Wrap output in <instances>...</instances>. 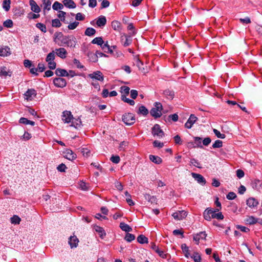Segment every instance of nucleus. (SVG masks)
<instances>
[{
    "mask_svg": "<svg viewBox=\"0 0 262 262\" xmlns=\"http://www.w3.org/2000/svg\"><path fill=\"white\" fill-rule=\"evenodd\" d=\"M135 60L136 64L138 67L139 69L140 70L143 71L144 70V68L142 67V66L143 65V62L137 57H135Z\"/></svg>",
    "mask_w": 262,
    "mask_h": 262,
    "instance_id": "a19ab883",
    "label": "nucleus"
},
{
    "mask_svg": "<svg viewBox=\"0 0 262 262\" xmlns=\"http://www.w3.org/2000/svg\"><path fill=\"white\" fill-rule=\"evenodd\" d=\"M137 241L140 244H145L148 243V238L144 235H140L137 237Z\"/></svg>",
    "mask_w": 262,
    "mask_h": 262,
    "instance_id": "72a5a7b5",
    "label": "nucleus"
},
{
    "mask_svg": "<svg viewBox=\"0 0 262 262\" xmlns=\"http://www.w3.org/2000/svg\"><path fill=\"white\" fill-rule=\"evenodd\" d=\"M239 21L241 23H242L243 24H248L251 23V20L249 17H246L244 18H240Z\"/></svg>",
    "mask_w": 262,
    "mask_h": 262,
    "instance_id": "e2e57ef3",
    "label": "nucleus"
},
{
    "mask_svg": "<svg viewBox=\"0 0 262 262\" xmlns=\"http://www.w3.org/2000/svg\"><path fill=\"white\" fill-rule=\"evenodd\" d=\"M121 92L125 94L128 95L129 93L130 89L129 87L126 86H123L121 88Z\"/></svg>",
    "mask_w": 262,
    "mask_h": 262,
    "instance_id": "0e129e2a",
    "label": "nucleus"
},
{
    "mask_svg": "<svg viewBox=\"0 0 262 262\" xmlns=\"http://www.w3.org/2000/svg\"><path fill=\"white\" fill-rule=\"evenodd\" d=\"M197 120L198 118L194 115L191 114L187 121L185 124V127L187 128H191Z\"/></svg>",
    "mask_w": 262,
    "mask_h": 262,
    "instance_id": "9d476101",
    "label": "nucleus"
},
{
    "mask_svg": "<svg viewBox=\"0 0 262 262\" xmlns=\"http://www.w3.org/2000/svg\"><path fill=\"white\" fill-rule=\"evenodd\" d=\"M207 236L205 232H200L193 236V240L196 242V244H199L200 239H205Z\"/></svg>",
    "mask_w": 262,
    "mask_h": 262,
    "instance_id": "f8f14e48",
    "label": "nucleus"
},
{
    "mask_svg": "<svg viewBox=\"0 0 262 262\" xmlns=\"http://www.w3.org/2000/svg\"><path fill=\"white\" fill-rule=\"evenodd\" d=\"M88 56L89 58V59L94 62H97L98 61V57L96 54V53H89L88 54Z\"/></svg>",
    "mask_w": 262,
    "mask_h": 262,
    "instance_id": "58836bf2",
    "label": "nucleus"
},
{
    "mask_svg": "<svg viewBox=\"0 0 262 262\" xmlns=\"http://www.w3.org/2000/svg\"><path fill=\"white\" fill-rule=\"evenodd\" d=\"M20 221V218L17 215H14L11 218V222L12 224H19Z\"/></svg>",
    "mask_w": 262,
    "mask_h": 262,
    "instance_id": "de8ad7c7",
    "label": "nucleus"
},
{
    "mask_svg": "<svg viewBox=\"0 0 262 262\" xmlns=\"http://www.w3.org/2000/svg\"><path fill=\"white\" fill-rule=\"evenodd\" d=\"M96 33V30L93 28H88L85 31L84 34L88 36L94 35Z\"/></svg>",
    "mask_w": 262,
    "mask_h": 262,
    "instance_id": "f704fd0d",
    "label": "nucleus"
},
{
    "mask_svg": "<svg viewBox=\"0 0 262 262\" xmlns=\"http://www.w3.org/2000/svg\"><path fill=\"white\" fill-rule=\"evenodd\" d=\"M172 215L175 220H181L186 217L187 213L184 210H181L173 213Z\"/></svg>",
    "mask_w": 262,
    "mask_h": 262,
    "instance_id": "6e6552de",
    "label": "nucleus"
},
{
    "mask_svg": "<svg viewBox=\"0 0 262 262\" xmlns=\"http://www.w3.org/2000/svg\"><path fill=\"white\" fill-rule=\"evenodd\" d=\"M154 147H158L159 148H162L164 146L163 143L160 142L158 140H155L153 142Z\"/></svg>",
    "mask_w": 262,
    "mask_h": 262,
    "instance_id": "680f3d73",
    "label": "nucleus"
},
{
    "mask_svg": "<svg viewBox=\"0 0 262 262\" xmlns=\"http://www.w3.org/2000/svg\"><path fill=\"white\" fill-rule=\"evenodd\" d=\"M55 53H54V51H53L47 55L46 60L47 62L54 61V60L55 59Z\"/></svg>",
    "mask_w": 262,
    "mask_h": 262,
    "instance_id": "37998d69",
    "label": "nucleus"
},
{
    "mask_svg": "<svg viewBox=\"0 0 262 262\" xmlns=\"http://www.w3.org/2000/svg\"><path fill=\"white\" fill-rule=\"evenodd\" d=\"M213 132L215 135V136L221 139H224L226 137V136L225 134H221L217 129H213Z\"/></svg>",
    "mask_w": 262,
    "mask_h": 262,
    "instance_id": "8fccbe9b",
    "label": "nucleus"
},
{
    "mask_svg": "<svg viewBox=\"0 0 262 262\" xmlns=\"http://www.w3.org/2000/svg\"><path fill=\"white\" fill-rule=\"evenodd\" d=\"M246 222L247 224H248L253 225L256 223H258V219L256 218V217H254L253 216H249L246 220Z\"/></svg>",
    "mask_w": 262,
    "mask_h": 262,
    "instance_id": "a878e982",
    "label": "nucleus"
},
{
    "mask_svg": "<svg viewBox=\"0 0 262 262\" xmlns=\"http://www.w3.org/2000/svg\"><path fill=\"white\" fill-rule=\"evenodd\" d=\"M236 176L239 179L242 178L244 176V171L242 169L237 170H236Z\"/></svg>",
    "mask_w": 262,
    "mask_h": 262,
    "instance_id": "774afa93",
    "label": "nucleus"
},
{
    "mask_svg": "<svg viewBox=\"0 0 262 262\" xmlns=\"http://www.w3.org/2000/svg\"><path fill=\"white\" fill-rule=\"evenodd\" d=\"M36 92L33 89H28L24 94V98L27 100H32L36 96Z\"/></svg>",
    "mask_w": 262,
    "mask_h": 262,
    "instance_id": "423d86ee",
    "label": "nucleus"
},
{
    "mask_svg": "<svg viewBox=\"0 0 262 262\" xmlns=\"http://www.w3.org/2000/svg\"><path fill=\"white\" fill-rule=\"evenodd\" d=\"M10 0H4L3 3V8L6 11H8L10 8Z\"/></svg>",
    "mask_w": 262,
    "mask_h": 262,
    "instance_id": "4c0bfd02",
    "label": "nucleus"
},
{
    "mask_svg": "<svg viewBox=\"0 0 262 262\" xmlns=\"http://www.w3.org/2000/svg\"><path fill=\"white\" fill-rule=\"evenodd\" d=\"M56 54L59 57L64 59L66 57L67 52L66 50L63 48H60L59 49H56Z\"/></svg>",
    "mask_w": 262,
    "mask_h": 262,
    "instance_id": "a211bd4d",
    "label": "nucleus"
},
{
    "mask_svg": "<svg viewBox=\"0 0 262 262\" xmlns=\"http://www.w3.org/2000/svg\"><path fill=\"white\" fill-rule=\"evenodd\" d=\"M79 185L80 189L82 190L86 191L89 190V187L88 186L87 184L84 182H80L79 184Z\"/></svg>",
    "mask_w": 262,
    "mask_h": 262,
    "instance_id": "5fc2aeb1",
    "label": "nucleus"
},
{
    "mask_svg": "<svg viewBox=\"0 0 262 262\" xmlns=\"http://www.w3.org/2000/svg\"><path fill=\"white\" fill-rule=\"evenodd\" d=\"M121 99L124 102L129 104L130 105H134L135 104V101L133 100L129 99L127 98L124 95L121 96Z\"/></svg>",
    "mask_w": 262,
    "mask_h": 262,
    "instance_id": "79ce46f5",
    "label": "nucleus"
},
{
    "mask_svg": "<svg viewBox=\"0 0 262 262\" xmlns=\"http://www.w3.org/2000/svg\"><path fill=\"white\" fill-rule=\"evenodd\" d=\"M149 159L151 162L155 164H160L162 162V160L161 158L153 155L149 156Z\"/></svg>",
    "mask_w": 262,
    "mask_h": 262,
    "instance_id": "2f4dec72",
    "label": "nucleus"
},
{
    "mask_svg": "<svg viewBox=\"0 0 262 262\" xmlns=\"http://www.w3.org/2000/svg\"><path fill=\"white\" fill-rule=\"evenodd\" d=\"M151 133L154 137H157L159 138H162L164 136V133L161 128L160 125L158 124H156L152 127Z\"/></svg>",
    "mask_w": 262,
    "mask_h": 262,
    "instance_id": "7ed1b4c3",
    "label": "nucleus"
},
{
    "mask_svg": "<svg viewBox=\"0 0 262 262\" xmlns=\"http://www.w3.org/2000/svg\"><path fill=\"white\" fill-rule=\"evenodd\" d=\"M75 18L77 20H83L84 19V16L81 13H78L76 15Z\"/></svg>",
    "mask_w": 262,
    "mask_h": 262,
    "instance_id": "338daca9",
    "label": "nucleus"
},
{
    "mask_svg": "<svg viewBox=\"0 0 262 262\" xmlns=\"http://www.w3.org/2000/svg\"><path fill=\"white\" fill-rule=\"evenodd\" d=\"M55 74L58 76H68L69 75L68 72L66 70L60 68L56 70Z\"/></svg>",
    "mask_w": 262,
    "mask_h": 262,
    "instance_id": "bb28decb",
    "label": "nucleus"
},
{
    "mask_svg": "<svg viewBox=\"0 0 262 262\" xmlns=\"http://www.w3.org/2000/svg\"><path fill=\"white\" fill-rule=\"evenodd\" d=\"M92 43L93 44H97L101 47V46L103 44L104 41L102 39V38L101 37H96L93 39L92 41Z\"/></svg>",
    "mask_w": 262,
    "mask_h": 262,
    "instance_id": "c9c22d12",
    "label": "nucleus"
},
{
    "mask_svg": "<svg viewBox=\"0 0 262 262\" xmlns=\"http://www.w3.org/2000/svg\"><path fill=\"white\" fill-rule=\"evenodd\" d=\"M191 257L195 262H201V257L198 253H194Z\"/></svg>",
    "mask_w": 262,
    "mask_h": 262,
    "instance_id": "a18cd8bd",
    "label": "nucleus"
},
{
    "mask_svg": "<svg viewBox=\"0 0 262 262\" xmlns=\"http://www.w3.org/2000/svg\"><path fill=\"white\" fill-rule=\"evenodd\" d=\"M192 177L196 180L198 183L204 186L205 185L206 181L205 178L200 174L192 172Z\"/></svg>",
    "mask_w": 262,
    "mask_h": 262,
    "instance_id": "9b49d317",
    "label": "nucleus"
},
{
    "mask_svg": "<svg viewBox=\"0 0 262 262\" xmlns=\"http://www.w3.org/2000/svg\"><path fill=\"white\" fill-rule=\"evenodd\" d=\"M73 119V116L70 111H65L63 112L62 115V120L65 123H69Z\"/></svg>",
    "mask_w": 262,
    "mask_h": 262,
    "instance_id": "20e7f679",
    "label": "nucleus"
},
{
    "mask_svg": "<svg viewBox=\"0 0 262 262\" xmlns=\"http://www.w3.org/2000/svg\"><path fill=\"white\" fill-rule=\"evenodd\" d=\"M79 243V240L76 236H71L69 239V244L71 248H76L77 247Z\"/></svg>",
    "mask_w": 262,
    "mask_h": 262,
    "instance_id": "4468645a",
    "label": "nucleus"
},
{
    "mask_svg": "<svg viewBox=\"0 0 262 262\" xmlns=\"http://www.w3.org/2000/svg\"><path fill=\"white\" fill-rule=\"evenodd\" d=\"M11 54L10 49L8 47H5L0 48V56H7Z\"/></svg>",
    "mask_w": 262,
    "mask_h": 262,
    "instance_id": "412c9836",
    "label": "nucleus"
},
{
    "mask_svg": "<svg viewBox=\"0 0 262 262\" xmlns=\"http://www.w3.org/2000/svg\"><path fill=\"white\" fill-rule=\"evenodd\" d=\"M212 214V209L207 208L203 213L204 218L207 221H210L211 220Z\"/></svg>",
    "mask_w": 262,
    "mask_h": 262,
    "instance_id": "6ab92c4d",
    "label": "nucleus"
},
{
    "mask_svg": "<svg viewBox=\"0 0 262 262\" xmlns=\"http://www.w3.org/2000/svg\"><path fill=\"white\" fill-rule=\"evenodd\" d=\"M36 27L39 29L42 32L46 33L47 32V29L46 26L42 23H37L36 25Z\"/></svg>",
    "mask_w": 262,
    "mask_h": 262,
    "instance_id": "603ef678",
    "label": "nucleus"
},
{
    "mask_svg": "<svg viewBox=\"0 0 262 262\" xmlns=\"http://www.w3.org/2000/svg\"><path fill=\"white\" fill-rule=\"evenodd\" d=\"M236 197V194L233 192H230L227 195L226 198L229 200H232Z\"/></svg>",
    "mask_w": 262,
    "mask_h": 262,
    "instance_id": "052dcab7",
    "label": "nucleus"
},
{
    "mask_svg": "<svg viewBox=\"0 0 262 262\" xmlns=\"http://www.w3.org/2000/svg\"><path fill=\"white\" fill-rule=\"evenodd\" d=\"M247 205L250 208L256 207L258 204V202L253 198H250L247 200Z\"/></svg>",
    "mask_w": 262,
    "mask_h": 262,
    "instance_id": "aec40b11",
    "label": "nucleus"
},
{
    "mask_svg": "<svg viewBox=\"0 0 262 262\" xmlns=\"http://www.w3.org/2000/svg\"><path fill=\"white\" fill-rule=\"evenodd\" d=\"M13 21L11 19H7L4 21L3 25L5 27L12 28L13 26Z\"/></svg>",
    "mask_w": 262,
    "mask_h": 262,
    "instance_id": "6e6d98bb",
    "label": "nucleus"
},
{
    "mask_svg": "<svg viewBox=\"0 0 262 262\" xmlns=\"http://www.w3.org/2000/svg\"><path fill=\"white\" fill-rule=\"evenodd\" d=\"M64 5L69 8H75L76 4L72 0H64L63 1Z\"/></svg>",
    "mask_w": 262,
    "mask_h": 262,
    "instance_id": "cd10ccee",
    "label": "nucleus"
},
{
    "mask_svg": "<svg viewBox=\"0 0 262 262\" xmlns=\"http://www.w3.org/2000/svg\"><path fill=\"white\" fill-rule=\"evenodd\" d=\"M52 26L53 27L58 28L61 26V23L58 19L56 18L52 20Z\"/></svg>",
    "mask_w": 262,
    "mask_h": 262,
    "instance_id": "09e8293b",
    "label": "nucleus"
},
{
    "mask_svg": "<svg viewBox=\"0 0 262 262\" xmlns=\"http://www.w3.org/2000/svg\"><path fill=\"white\" fill-rule=\"evenodd\" d=\"M29 4L31 7V10L35 13H38L40 11V9L34 0H30Z\"/></svg>",
    "mask_w": 262,
    "mask_h": 262,
    "instance_id": "2eb2a0df",
    "label": "nucleus"
},
{
    "mask_svg": "<svg viewBox=\"0 0 262 262\" xmlns=\"http://www.w3.org/2000/svg\"><path fill=\"white\" fill-rule=\"evenodd\" d=\"M94 229L95 231L99 234L100 237L102 239L105 236L106 233L102 227L96 225L94 226Z\"/></svg>",
    "mask_w": 262,
    "mask_h": 262,
    "instance_id": "f3484780",
    "label": "nucleus"
},
{
    "mask_svg": "<svg viewBox=\"0 0 262 262\" xmlns=\"http://www.w3.org/2000/svg\"><path fill=\"white\" fill-rule=\"evenodd\" d=\"M52 8L55 10H58L59 9H62L63 8V6L61 3H59L58 2H55L53 4Z\"/></svg>",
    "mask_w": 262,
    "mask_h": 262,
    "instance_id": "c03bdc74",
    "label": "nucleus"
},
{
    "mask_svg": "<svg viewBox=\"0 0 262 262\" xmlns=\"http://www.w3.org/2000/svg\"><path fill=\"white\" fill-rule=\"evenodd\" d=\"M112 27L114 30L120 31L121 30V24L117 20H114L112 22Z\"/></svg>",
    "mask_w": 262,
    "mask_h": 262,
    "instance_id": "393cba45",
    "label": "nucleus"
},
{
    "mask_svg": "<svg viewBox=\"0 0 262 262\" xmlns=\"http://www.w3.org/2000/svg\"><path fill=\"white\" fill-rule=\"evenodd\" d=\"M138 113L145 116L148 114V111L144 106L142 105L139 107Z\"/></svg>",
    "mask_w": 262,
    "mask_h": 262,
    "instance_id": "ea45409f",
    "label": "nucleus"
},
{
    "mask_svg": "<svg viewBox=\"0 0 262 262\" xmlns=\"http://www.w3.org/2000/svg\"><path fill=\"white\" fill-rule=\"evenodd\" d=\"M110 160L113 163L117 164L120 162V159L118 156H113L111 158Z\"/></svg>",
    "mask_w": 262,
    "mask_h": 262,
    "instance_id": "13d9d810",
    "label": "nucleus"
},
{
    "mask_svg": "<svg viewBox=\"0 0 262 262\" xmlns=\"http://www.w3.org/2000/svg\"><path fill=\"white\" fill-rule=\"evenodd\" d=\"M79 25V23L78 21H75L74 23H70L68 28L70 30H74Z\"/></svg>",
    "mask_w": 262,
    "mask_h": 262,
    "instance_id": "4d7b16f0",
    "label": "nucleus"
},
{
    "mask_svg": "<svg viewBox=\"0 0 262 262\" xmlns=\"http://www.w3.org/2000/svg\"><path fill=\"white\" fill-rule=\"evenodd\" d=\"M64 157L66 159L71 161H72L74 159H75L76 158V155L71 149H67L64 152Z\"/></svg>",
    "mask_w": 262,
    "mask_h": 262,
    "instance_id": "ddd939ff",
    "label": "nucleus"
},
{
    "mask_svg": "<svg viewBox=\"0 0 262 262\" xmlns=\"http://www.w3.org/2000/svg\"><path fill=\"white\" fill-rule=\"evenodd\" d=\"M151 249L154 250L159 256L163 258H167V254H165L164 252L162 250L160 249L154 243H151Z\"/></svg>",
    "mask_w": 262,
    "mask_h": 262,
    "instance_id": "39448f33",
    "label": "nucleus"
},
{
    "mask_svg": "<svg viewBox=\"0 0 262 262\" xmlns=\"http://www.w3.org/2000/svg\"><path fill=\"white\" fill-rule=\"evenodd\" d=\"M56 168L59 171L64 172L67 167L66 165H58Z\"/></svg>",
    "mask_w": 262,
    "mask_h": 262,
    "instance_id": "69168bd1",
    "label": "nucleus"
},
{
    "mask_svg": "<svg viewBox=\"0 0 262 262\" xmlns=\"http://www.w3.org/2000/svg\"><path fill=\"white\" fill-rule=\"evenodd\" d=\"M89 77L91 79H95L100 81H103L104 80L103 75L99 71H97L92 74H90Z\"/></svg>",
    "mask_w": 262,
    "mask_h": 262,
    "instance_id": "0eeeda50",
    "label": "nucleus"
},
{
    "mask_svg": "<svg viewBox=\"0 0 262 262\" xmlns=\"http://www.w3.org/2000/svg\"><path fill=\"white\" fill-rule=\"evenodd\" d=\"M163 94L168 99H172L174 96V92L168 89L165 90L163 92Z\"/></svg>",
    "mask_w": 262,
    "mask_h": 262,
    "instance_id": "7c9ffc66",
    "label": "nucleus"
},
{
    "mask_svg": "<svg viewBox=\"0 0 262 262\" xmlns=\"http://www.w3.org/2000/svg\"><path fill=\"white\" fill-rule=\"evenodd\" d=\"M8 75V72L6 70V67H2L0 68V76L6 77Z\"/></svg>",
    "mask_w": 262,
    "mask_h": 262,
    "instance_id": "864d4df0",
    "label": "nucleus"
},
{
    "mask_svg": "<svg viewBox=\"0 0 262 262\" xmlns=\"http://www.w3.org/2000/svg\"><path fill=\"white\" fill-rule=\"evenodd\" d=\"M119 227L122 231L127 233L132 231V228L124 222L120 223Z\"/></svg>",
    "mask_w": 262,
    "mask_h": 262,
    "instance_id": "5701e85b",
    "label": "nucleus"
},
{
    "mask_svg": "<svg viewBox=\"0 0 262 262\" xmlns=\"http://www.w3.org/2000/svg\"><path fill=\"white\" fill-rule=\"evenodd\" d=\"M223 146V142L221 140H217L212 144L213 148H220Z\"/></svg>",
    "mask_w": 262,
    "mask_h": 262,
    "instance_id": "3c124183",
    "label": "nucleus"
},
{
    "mask_svg": "<svg viewBox=\"0 0 262 262\" xmlns=\"http://www.w3.org/2000/svg\"><path fill=\"white\" fill-rule=\"evenodd\" d=\"M68 47H75L76 44V38L74 36L68 37V39L65 42Z\"/></svg>",
    "mask_w": 262,
    "mask_h": 262,
    "instance_id": "b1692460",
    "label": "nucleus"
},
{
    "mask_svg": "<svg viewBox=\"0 0 262 262\" xmlns=\"http://www.w3.org/2000/svg\"><path fill=\"white\" fill-rule=\"evenodd\" d=\"M71 123V126L76 128H79L82 126V122L80 118H74L73 117Z\"/></svg>",
    "mask_w": 262,
    "mask_h": 262,
    "instance_id": "dca6fc26",
    "label": "nucleus"
},
{
    "mask_svg": "<svg viewBox=\"0 0 262 262\" xmlns=\"http://www.w3.org/2000/svg\"><path fill=\"white\" fill-rule=\"evenodd\" d=\"M162 110V105L160 102H155L154 107H152L150 111V115L155 118H159L162 115L161 111Z\"/></svg>",
    "mask_w": 262,
    "mask_h": 262,
    "instance_id": "f257e3e1",
    "label": "nucleus"
},
{
    "mask_svg": "<svg viewBox=\"0 0 262 262\" xmlns=\"http://www.w3.org/2000/svg\"><path fill=\"white\" fill-rule=\"evenodd\" d=\"M54 85L58 88H63L66 86L67 81L66 79L62 78H56L53 80Z\"/></svg>",
    "mask_w": 262,
    "mask_h": 262,
    "instance_id": "1a4fd4ad",
    "label": "nucleus"
},
{
    "mask_svg": "<svg viewBox=\"0 0 262 262\" xmlns=\"http://www.w3.org/2000/svg\"><path fill=\"white\" fill-rule=\"evenodd\" d=\"M101 47L104 52L113 53V50L111 49V47H110V46L108 44L107 41L105 43H103V44L101 46Z\"/></svg>",
    "mask_w": 262,
    "mask_h": 262,
    "instance_id": "c756f323",
    "label": "nucleus"
},
{
    "mask_svg": "<svg viewBox=\"0 0 262 262\" xmlns=\"http://www.w3.org/2000/svg\"><path fill=\"white\" fill-rule=\"evenodd\" d=\"M43 9L49 11L51 9V2L50 0H42Z\"/></svg>",
    "mask_w": 262,
    "mask_h": 262,
    "instance_id": "e433bc0d",
    "label": "nucleus"
},
{
    "mask_svg": "<svg viewBox=\"0 0 262 262\" xmlns=\"http://www.w3.org/2000/svg\"><path fill=\"white\" fill-rule=\"evenodd\" d=\"M122 121L127 125H131L135 122V117L132 113H127L123 115Z\"/></svg>",
    "mask_w": 262,
    "mask_h": 262,
    "instance_id": "f03ea898",
    "label": "nucleus"
},
{
    "mask_svg": "<svg viewBox=\"0 0 262 262\" xmlns=\"http://www.w3.org/2000/svg\"><path fill=\"white\" fill-rule=\"evenodd\" d=\"M124 239L128 242H131L135 239V236L134 234L128 232L126 234Z\"/></svg>",
    "mask_w": 262,
    "mask_h": 262,
    "instance_id": "49530a36",
    "label": "nucleus"
},
{
    "mask_svg": "<svg viewBox=\"0 0 262 262\" xmlns=\"http://www.w3.org/2000/svg\"><path fill=\"white\" fill-rule=\"evenodd\" d=\"M217 211L216 209L214 210L212 209L211 219H216L217 220H223L224 219V215H223L222 213L221 212L216 213Z\"/></svg>",
    "mask_w": 262,
    "mask_h": 262,
    "instance_id": "4be33fe9",
    "label": "nucleus"
},
{
    "mask_svg": "<svg viewBox=\"0 0 262 262\" xmlns=\"http://www.w3.org/2000/svg\"><path fill=\"white\" fill-rule=\"evenodd\" d=\"M106 19L105 16H101L97 20L96 24L99 27H102L105 25Z\"/></svg>",
    "mask_w": 262,
    "mask_h": 262,
    "instance_id": "c85d7f7f",
    "label": "nucleus"
},
{
    "mask_svg": "<svg viewBox=\"0 0 262 262\" xmlns=\"http://www.w3.org/2000/svg\"><path fill=\"white\" fill-rule=\"evenodd\" d=\"M115 187L119 191H122L123 188V186L122 184L119 181H115Z\"/></svg>",
    "mask_w": 262,
    "mask_h": 262,
    "instance_id": "bf43d9fd",
    "label": "nucleus"
},
{
    "mask_svg": "<svg viewBox=\"0 0 262 262\" xmlns=\"http://www.w3.org/2000/svg\"><path fill=\"white\" fill-rule=\"evenodd\" d=\"M181 249H182L185 256L188 258L190 255L188 247L185 244H183L181 245Z\"/></svg>",
    "mask_w": 262,
    "mask_h": 262,
    "instance_id": "473e14b6",
    "label": "nucleus"
}]
</instances>
